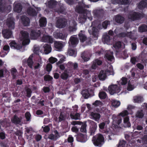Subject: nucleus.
Returning <instances> with one entry per match:
<instances>
[{
    "instance_id": "1",
    "label": "nucleus",
    "mask_w": 147,
    "mask_h": 147,
    "mask_svg": "<svg viewBox=\"0 0 147 147\" xmlns=\"http://www.w3.org/2000/svg\"><path fill=\"white\" fill-rule=\"evenodd\" d=\"M88 5H85L83 1L79 2L78 5L75 8L76 12L80 13V15L79 17V20L80 22L81 23L85 22L87 17L91 20L92 18L90 11L86 10L85 7L88 8Z\"/></svg>"
},
{
    "instance_id": "2",
    "label": "nucleus",
    "mask_w": 147,
    "mask_h": 147,
    "mask_svg": "<svg viewBox=\"0 0 147 147\" xmlns=\"http://www.w3.org/2000/svg\"><path fill=\"white\" fill-rule=\"evenodd\" d=\"M102 27L100 25H98L96 22H94L88 29V32L90 34L93 35L95 39H96L98 36L99 30L101 29Z\"/></svg>"
},
{
    "instance_id": "3",
    "label": "nucleus",
    "mask_w": 147,
    "mask_h": 147,
    "mask_svg": "<svg viewBox=\"0 0 147 147\" xmlns=\"http://www.w3.org/2000/svg\"><path fill=\"white\" fill-rule=\"evenodd\" d=\"M107 67L106 68V70H101L100 72L98 75V77L100 80H105L106 78L107 75L114 74L113 67L111 64H109Z\"/></svg>"
},
{
    "instance_id": "4",
    "label": "nucleus",
    "mask_w": 147,
    "mask_h": 147,
    "mask_svg": "<svg viewBox=\"0 0 147 147\" xmlns=\"http://www.w3.org/2000/svg\"><path fill=\"white\" fill-rule=\"evenodd\" d=\"M92 141L95 146L101 147L104 143L105 138L102 134H99L96 136Z\"/></svg>"
},
{
    "instance_id": "5",
    "label": "nucleus",
    "mask_w": 147,
    "mask_h": 147,
    "mask_svg": "<svg viewBox=\"0 0 147 147\" xmlns=\"http://www.w3.org/2000/svg\"><path fill=\"white\" fill-rule=\"evenodd\" d=\"M20 39L22 42L23 45H28L30 42L28 33L25 31L21 32L20 36Z\"/></svg>"
},
{
    "instance_id": "6",
    "label": "nucleus",
    "mask_w": 147,
    "mask_h": 147,
    "mask_svg": "<svg viewBox=\"0 0 147 147\" xmlns=\"http://www.w3.org/2000/svg\"><path fill=\"white\" fill-rule=\"evenodd\" d=\"M121 90V88L116 84H111L108 88V91L111 95L118 93L120 92Z\"/></svg>"
},
{
    "instance_id": "7",
    "label": "nucleus",
    "mask_w": 147,
    "mask_h": 147,
    "mask_svg": "<svg viewBox=\"0 0 147 147\" xmlns=\"http://www.w3.org/2000/svg\"><path fill=\"white\" fill-rule=\"evenodd\" d=\"M122 30L121 29H119L117 28L115 30V34H116L119 37H129L131 38H133L132 36L134 35V33H132L131 32H122L120 33V32H121Z\"/></svg>"
},
{
    "instance_id": "8",
    "label": "nucleus",
    "mask_w": 147,
    "mask_h": 147,
    "mask_svg": "<svg viewBox=\"0 0 147 147\" xmlns=\"http://www.w3.org/2000/svg\"><path fill=\"white\" fill-rule=\"evenodd\" d=\"M112 3L114 4H118L119 7H122V5H125L129 3L130 0H111Z\"/></svg>"
},
{
    "instance_id": "9",
    "label": "nucleus",
    "mask_w": 147,
    "mask_h": 147,
    "mask_svg": "<svg viewBox=\"0 0 147 147\" xmlns=\"http://www.w3.org/2000/svg\"><path fill=\"white\" fill-rule=\"evenodd\" d=\"M93 93V90L91 88H86L83 90L82 92L83 96L86 98H88Z\"/></svg>"
},
{
    "instance_id": "10",
    "label": "nucleus",
    "mask_w": 147,
    "mask_h": 147,
    "mask_svg": "<svg viewBox=\"0 0 147 147\" xmlns=\"http://www.w3.org/2000/svg\"><path fill=\"white\" fill-rule=\"evenodd\" d=\"M112 119L113 120L112 127L115 128L118 127L119 124L122 122V119H119L117 120V118L116 115L114 114L112 116Z\"/></svg>"
},
{
    "instance_id": "11",
    "label": "nucleus",
    "mask_w": 147,
    "mask_h": 147,
    "mask_svg": "<svg viewBox=\"0 0 147 147\" xmlns=\"http://www.w3.org/2000/svg\"><path fill=\"white\" fill-rule=\"evenodd\" d=\"M142 15L141 14H139L135 12L132 11L129 13L128 17L129 19L132 20H134L141 17H142Z\"/></svg>"
},
{
    "instance_id": "12",
    "label": "nucleus",
    "mask_w": 147,
    "mask_h": 147,
    "mask_svg": "<svg viewBox=\"0 0 147 147\" xmlns=\"http://www.w3.org/2000/svg\"><path fill=\"white\" fill-rule=\"evenodd\" d=\"M78 40L75 36H72L71 37L68 42L69 47H74L78 44Z\"/></svg>"
},
{
    "instance_id": "13",
    "label": "nucleus",
    "mask_w": 147,
    "mask_h": 147,
    "mask_svg": "<svg viewBox=\"0 0 147 147\" xmlns=\"http://www.w3.org/2000/svg\"><path fill=\"white\" fill-rule=\"evenodd\" d=\"M66 24V20L64 18H59L57 20L56 26L58 28H62L64 27Z\"/></svg>"
},
{
    "instance_id": "14",
    "label": "nucleus",
    "mask_w": 147,
    "mask_h": 147,
    "mask_svg": "<svg viewBox=\"0 0 147 147\" xmlns=\"http://www.w3.org/2000/svg\"><path fill=\"white\" fill-rule=\"evenodd\" d=\"M6 24L9 29H12L14 28V23L13 19L11 16L7 19L6 21Z\"/></svg>"
},
{
    "instance_id": "15",
    "label": "nucleus",
    "mask_w": 147,
    "mask_h": 147,
    "mask_svg": "<svg viewBox=\"0 0 147 147\" xmlns=\"http://www.w3.org/2000/svg\"><path fill=\"white\" fill-rule=\"evenodd\" d=\"M72 47H69L67 54L69 56L75 57L77 55V51L76 49Z\"/></svg>"
},
{
    "instance_id": "16",
    "label": "nucleus",
    "mask_w": 147,
    "mask_h": 147,
    "mask_svg": "<svg viewBox=\"0 0 147 147\" xmlns=\"http://www.w3.org/2000/svg\"><path fill=\"white\" fill-rule=\"evenodd\" d=\"M112 40L110 36L107 34H106L103 36L102 41L104 44H111L112 43Z\"/></svg>"
},
{
    "instance_id": "17",
    "label": "nucleus",
    "mask_w": 147,
    "mask_h": 147,
    "mask_svg": "<svg viewBox=\"0 0 147 147\" xmlns=\"http://www.w3.org/2000/svg\"><path fill=\"white\" fill-rule=\"evenodd\" d=\"M41 40L42 42L52 43L53 39L52 37L47 34H43Z\"/></svg>"
},
{
    "instance_id": "18",
    "label": "nucleus",
    "mask_w": 147,
    "mask_h": 147,
    "mask_svg": "<svg viewBox=\"0 0 147 147\" xmlns=\"http://www.w3.org/2000/svg\"><path fill=\"white\" fill-rule=\"evenodd\" d=\"M76 139L78 141L82 142H86L87 140L86 136L82 134H78L76 136Z\"/></svg>"
},
{
    "instance_id": "19",
    "label": "nucleus",
    "mask_w": 147,
    "mask_h": 147,
    "mask_svg": "<svg viewBox=\"0 0 147 147\" xmlns=\"http://www.w3.org/2000/svg\"><path fill=\"white\" fill-rule=\"evenodd\" d=\"M89 122L90 124L91 134L93 135L96 129L97 126V124L94 121H89Z\"/></svg>"
},
{
    "instance_id": "20",
    "label": "nucleus",
    "mask_w": 147,
    "mask_h": 147,
    "mask_svg": "<svg viewBox=\"0 0 147 147\" xmlns=\"http://www.w3.org/2000/svg\"><path fill=\"white\" fill-rule=\"evenodd\" d=\"M55 48L58 51H61L62 48L65 46V44L62 42H56L54 43Z\"/></svg>"
},
{
    "instance_id": "21",
    "label": "nucleus",
    "mask_w": 147,
    "mask_h": 147,
    "mask_svg": "<svg viewBox=\"0 0 147 147\" xmlns=\"http://www.w3.org/2000/svg\"><path fill=\"white\" fill-rule=\"evenodd\" d=\"M41 34L40 31H33L31 32V38L33 39H36L38 38L40 36H41Z\"/></svg>"
},
{
    "instance_id": "22",
    "label": "nucleus",
    "mask_w": 147,
    "mask_h": 147,
    "mask_svg": "<svg viewBox=\"0 0 147 147\" xmlns=\"http://www.w3.org/2000/svg\"><path fill=\"white\" fill-rule=\"evenodd\" d=\"M9 45L12 49L19 50L22 48L21 45L18 44L14 41H11Z\"/></svg>"
},
{
    "instance_id": "23",
    "label": "nucleus",
    "mask_w": 147,
    "mask_h": 147,
    "mask_svg": "<svg viewBox=\"0 0 147 147\" xmlns=\"http://www.w3.org/2000/svg\"><path fill=\"white\" fill-rule=\"evenodd\" d=\"M42 50L45 54H48L51 52L52 48L50 45L46 44L43 46Z\"/></svg>"
},
{
    "instance_id": "24",
    "label": "nucleus",
    "mask_w": 147,
    "mask_h": 147,
    "mask_svg": "<svg viewBox=\"0 0 147 147\" xmlns=\"http://www.w3.org/2000/svg\"><path fill=\"white\" fill-rule=\"evenodd\" d=\"M102 63V61L98 59H96L92 62L91 67L93 69H95L98 65H101Z\"/></svg>"
},
{
    "instance_id": "25",
    "label": "nucleus",
    "mask_w": 147,
    "mask_h": 147,
    "mask_svg": "<svg viewBox=\"0 0 147 147\" xmlns=\"http://www.w3.org/2000/svg\"><path fill=\"white\" fill-rule=\"evenodd\" d=\"M2 34L5 38H9L11 37L12 33L10 30L6 29L3 31Z\"/></svg>"
},
{
    "instance_id": "26",
    "label": "nucleus",
    "mask_w": 147,
    "mask_h": 147,
    "mask_svg": "<svg viewBox=\"0 0 147 147\" xmlns=\"http://www.w3.org/2000/svg\"><path fill=\"white\" fill-rule=\"evenodd\" d=\"M91 56V55L90 53L87 52H85L82 54L81 57L84 61H86L89 60Z\"/></svg>"
},
{
    "instance_id": "27",
    "label": "nucleus",
    "mask_w": 147,
    "mask_h": 147,
    "mask_svg": "<svg viewBox=\"0 0 147 147\" xmlns=\"http://www.w3.org/2000/svg\"><path fill=\"white\" fill-rule=\"evenodd\" d=\"M90 118L96 121H98L100 117V114L93 112H92L90 114Z\"/></svg>"
},
{
    "instance_id": "28",
    "label": "nucleus",
    "mask_w": 147,
    "mask_h": 147,
    "mask_svg": "<svg viewBox=\"0 0 147 147\" xmlns=\"http://www.w3.org/2000/svg\"><path fill=\"white\" fill-rule=\"evenodd\" d=\"M54 37L57 38H59L62 39H65L67 37V35L65 33L63 34L61 33H54Z\"/></svg>"
},
{
    "instance_id": "29",
    "label": "nucleus",
    "mask_w": 147,
    "mask_h": 147,
    "mask_svg": "<svg viewBox=\"0 0 147 147\" xmlns=\"http://www.w3.org/2000/svg\"><path fill=\"white\" fill-rule=\"evenodd\" d=\"M69 24L70 26L69 30L70 31H74L76 30L77 24L75 21L74 20L70 21Z\"/></svg>"
},
{
    "instance_id": "30",
    "label": "nucleus",
    "mask_w": 147,
    "mask_h": 147,
    "mask_svg": "<svg viewBox=\"0 0 147 147\" xmlns=\"http://www.w3.org/2000/svg\"><path fill=\"white\" fill-rule=\"evenodd\" d=\"M113 53L110 51H108L106 53L105 55V58L108 60L111 61H113L114 58L113 56Z\"/></svg>"
},
{
    "instance_id": "31",
    "label": "nucleus",
    "mask_w": 147,
    "mask_h": 147,
    "mask_svg": "<svg viewBox=\"0 0 147 147\" xmlns=\"http://www.w3.org/2000/svg\"><path fill=\"white\" fill-rule=\"evenodd\" d=\"M14 11L18 13L20 12L22 9V7L20 4L16 2L14 3Z\"/></svg>"
},
{
    "instance_id": "32",
    "label": "nucleus",
    "mask_w": 147,
    "mask_h": 147,
    "mask_svg": "<svg viewBox=\"0 0 147 147\" xmlns=\"http://www.w3.org/2000/svg\"><path fill=\"white\" fill-rule=\"evenodd\" d=\"M147 4V1L143 0L140 1L138 4L137 7L139 9L142 10L146 7Z\"/></svg>"
},
{
    "instance_id": "33",
    "label": "nucleus",
    "mask_w": 147,
    "mask_h": 147,
    "mask_svg": "<svg viewBox=\"0 0 147 147\" xmlns=\"http://www.w3.org/2000/svg\"><path fill=\"white\" fill-rule=\"evenodd\" d=\"M54 133L55 134L54 135L53 134H51L49 136L48 138L49 139L55 140L59 137L58 133L57 131H54Z\"/></svg>"
},
{
    "instance_id": "34",
    "label": "nucleus",
    "mask_w": 147,
    "mask_h": 147,
    "mask_svg": "<svg viewBox=\"0 0 147 147\" xmlns=\"http://www.w3.org/2000/svg\"><path fill=\"white\" fill-rule=\"evenodd\" d=\"M111 102V106L115 108L118 107L121 104V102L115 99L112 100Z\"/></svg>"
},
{
    "instance_id": "35",
    "label": "nucleus",
    "mask_w": 147,
    "mask_h": 147,
    "mask_svg": "<svg viewBox=\"0 0 147 147\" xmlns=\"http://www.w3.org/2000/svg\"><path fill=\"white\" fill-rule=\"evenodd\" d=\"M114 19L117 22L120 24H122L124 21V18L119 15L115 16Z\"/></svg>"
},
{
    "instance_id": "36",
    "label": "nucleus",
    "mask_w": 147,
    "mask_h": 147,
    "mask_svg": "<svg viewBox=\"0 0 147 147\" xmlns=\"http://www.w3.org/2000/svg\"><path fill=\"white\" fill-rule=\"evenodd\" d=\"M33 54L31 55L27 60V63L29 67L32 68L33 62L32 61V58L33 56Z\"/></svg>"
},
{
    "instance_id": "37",
    "label": "nucleus",
    "mask_w": 147,
    "mask_h": 147,
    "mask_svg": "<svg viewBox=\"0 0 147 147\" xmlns=\"http://www.w3.org/2000/svg\"><path fill=\"white\" fill-rule=\"evenodd\" d=\"M23 24L25 26H28L30 23L29 19L25 16L21 18Z\"/></svg>"
},
{
    "instance_id": "38",
    "label": "nucleus",
    "mask_w": 147,
    "mask_h": 147,
    "mask_svg": "<svg viewBox=\"0 0 147 147\" xmlns=\"http://www.w3.org/2000/svg\"><path fill=\"white\" fill-rule=\"evenodd\" d=\"M129 118L128 117H125L123 119V126L125 127H130L131 124L129 121Z\"/></svg>"
},
{
    "instance_id": "39",
    "label": "nucleus",
    "mask_w": 147,
    "mask_h": 147,
    "mask_svg": "<svg viewBox=\"0 0 147 147\" xmlns=\"http://www.w3.org/2000/svg\"><path fill=\"white\" fill-rule=\"evenodd\" d=\"M46 19L45 18H41L39 20L40 25V27H45L47 24Z\"/></svg>"
},
{
    "instance_id": "40",
    "label": "nucleus",
    "mask_w": 147,
    "mask_h": 147,
    "mask_svg": "<svg viewBox=\"0 0 147 147\" xmlns=\"http://www.w3.org/2000/svg\"><path fill=\"white\" fill-rule=\"evenodd\" d=\"M143 100V98L140 96H135L134 97L133 101L134 102L139 103Z\"/></svg>"
},
{
    "instance_id": "41",
    "label": "nucleus",
    "mask_w": 147,
    "mask_h": 147,
    "mask_svg": "<svg viewBox=\"0 0 147 147\" xmlns=\"http://www.w3.org/2000/svg\"><path fill=\"white\" fill-rule=\"evenodd\" d=\"M27 13L30 16H34L36 15L37 13L32 8H30L28 9L27 11Z\"/></svg>"
},
{
    "instance_id": "42",
    "label": "nucleus",
    "mask_w": 147,
    "mask_h": 147,
    "mask_svg": "<svg viewBox=\"0 0 147 147\" xmlns=\"http://www.w3.org/2000/svg\"><path fill=\"white\" fill-rule=\"evenodd\" d=\"M113 47L116 49L120 48H123L125 47L123 43L119 42H117L115 45H113Z\"/></svg>"
},
{
    "instance_id": "43",
    "label": "nucleus",
    "mask_w": 147,
    "mask_h": 147,
    "mask_svg": "<svg viewBox=\"0 0 147 147\" xmlns=\"http://www.w3.org/2000/svg\"><path fill=\"white\" fill-rule=\"evenodd\" d=\"M84 32V31H81L79 34L80 40L81 42H82L85 41L86 39V37L83 34Z\"/></svg>"
},
{
    "instance_id": "44",
    "label": "nucleus",
    "mask_w": 147,
    "mask_h": 147,
    "mask_svg": "<svg viewBox=\"0 0 147 147\" xmlns=\"http://www.w3.org/2000/svg\"><path fill=\"white\" fill-rule=\"evenodd\" d=\"M135 87L136 86L134 84L129 81L128 84L127 90L129 91H131L133 90Z\"/></svg>"
},
{
    "instance_id": "45",
    "label": "nucleus",
    "mask_w": 147,
    "mask_h": 147,
    "mask_svg": "<svg viewBox=\"0 0 147 147\" xmlns=\"http://www.w3.org/2000/svg\"><path fill=\"white\" fill-rule=\"evenodd\" d=\"M21 119L18 117L16 116H15L11 120L13 123L16 124H18L20 122Z\"/></svg>"
},
{
    "instance_id": "46",
    "label": "nucleus",
    "mask_w": 147,
    "mask_h": 147,
    "mask_svg": "<svg viewBox=\"0 0 147 147\" xmlns=\"http://www.w3.org/2000/svg\"><path fill=\"white\" fill-rule=\"evenodd\" d=\"M57 3L54 0L50 1L48 3L49 7L51 8H53L57 4Z\"/></svg>"
},
{
    "instance_id": "47",
    "label": "nucleus",
    "mask_w": 147,
    "mask_h": 147,
    "mask_svg": "<svg viewBox=\"0 0 147 147\" xmlns=\"http://www.w3.org/2000/svg\"><path fill=\"white\" fill-rule=\"evenodd\" d=\"M66 115L63 113H61L59 117V121L61 122L62 121L65 120L66 119Z\"/></svg>"
},
{
    "instance_id": "48",
    "label": "nucleus",
    "mask_w": 147,
    "mask_h": 147,
    "mask_svg": "<svg viewBox=\"0 0 147 147\" xmlns=\"http://www.w3.org/2000/svg\"><path fill=\"white\" fill-rule=\"evenodd\" d=\"M142 140H137V141L138 142L141 143L142 142L144 144H147V135H145L142 138Z\"/></svg>"
},
{
    "instance_id": "49",
    "label": "nucleus",
    "mask_w": 147,
    "mask_h": 147,
    "mask_svg": "<svg viewBox=\"0 0 147 147\" xmlns=\"http://www.w3.org/2000/svg\"><path fill=\"white\" fill-rule=\"evenodd\" d=\"M67 65L68 67H73L74 69H76L78 67V64L77 63L74 64L71 62H69Z\"/></svg>"
},
{
    "instance_id": "50",
    "label": "nucleus",
    "mask_w": 147,
    "mask_h": 147,
    "mask_svg": "<svg viewBox=\"0 0 147 147\" xmlns=\"http://www.w3.org/2000/svg\"><path fill=\"white\" fill-rule=\"evenodd\" d=\"M147 30V26L145 25H142L139 27V32H145Z\"/></svg>"
},
{
    "instance_id": "51",
    "label": "nucleus",
    "mask_w": 147,
    "mask_h": 147,
    "mask_svg": "<svg viewBox=\"0 0 147 147\" xmlns=\"http://www.w3.org/2000/svg\"><path fill=\"white\" fill-rule=\"evenodd\" d=\"M69 76L67 74V72L65 71H64L63 73L61 75V78L63 80L66 79Z\"/></svg>"
},
{
    "instance_id": "52",
    "label": "nucleus",
    "mask_w": 147,
    "mask_h": 147,
    "mask_svg": "<svg viewBox=\"0 0 147 147\" xmlns=\"http://www.w3.org/2000/svg\"><path fill=\"white\" fill-rule=\"evenodd\" d=\"M144 114L142 110L138 111L136 115V117L139 118H142Z\"/></svg>"
},
{
    "instance_id": "53",
    "label": "nucleus",
    "mask_w": 147,
    "mask_h": 147,
    "mask_svg": "<svg viewBox=\"0 0 147 147\" xmlns=\"http://www.w3.org/2000/svg\"><path fill=\"white\" fill-rule=\"evenodd\" d=\"M99 96L100 98L104 99L106 98L107 96V95L106 93L102 92L99 93Z\"/></svg>"
},
{
    "instance_id": "54",
    "label": "nucleus",
    "mask_w": 147,
    "mask_h": 147,
    "mask_svg": "<svg viewBox=\"0 0 147 147\" xmlns=\"http://www.w3.org/2000/svg\"><path fill=\"white\" fill-rule=\"evenodd\" d=\"M70 116L72 119L76 120L79 119L80 118V115L78 113H76L75 115H73L72 114H71Z\"/></svg>"
},
{
    "instance_id": "55",
    "label": "nucleus",
    "mask_w": 147,
    "mask_h": 147,
    "mask_svg": "<svg viewBox=\"0 0 147 147\" xmlns=\"http://www.w3.org/2000/svg\"><path fill=\"white\" fill-rule=\"evenodd\" d=\"M131 61L133 64H135L136 62H139L140 60L139 57H134L131 58Z\"/></svg>"
},
{
    "instance_id": "56",
    "label": "nucleus",
    "mask_w": 147,
    "mask_h": 147,
    "mask_svg": "<svg viewBox=\"0 0 147 147\" xmlns=\"http://www.w3.org/2000/svg\"><path fill=\"white\" fill-rule=\"evenodd\" d=\"M128 114L127 111L125 110L119 113L118 116H121L122 117H124L128 115Z\"/></svg>"
},
{
    "instance_id": "57",
    "label": "nucleus",
    "mask_w": 147,
    "mask_h": 147,
    "mask_svg": "<svg viewBox=\"0 0 147 147\" xmlns=\"http://www.w3.org/2000/svg\"><path fill=\"white\" fill-rule=\"evenodd\" d=\"M127 82V80L126 78L123 77L121 80L119 81V83L122 85L125 84Z\"/></svg>"
},
{
    "instance_id": "58",
    "label": "nucleus",
    "mask_w": 147,
    "mask_h": 147,
    "mask_svg": "<svg viewBox=\"0 0 147 147\" xmlns=\"http://www.w3.org/2000/svg\"><path fill=\"white\" fill-rule=\"evenodd\" d=\"M93 105L96 106L101 107L102 105V102L99 100H96L93 103Z\"/></svg>"
},
{
    "instance_id": "59",
    "label": "nucleus",
    "mask_w": 147,
    "mask_h": 147,
    "mask_svg": "<svg viewBox=\"0 0 147 147\" xmlns=\"http://www.w3.org/2000/svg\"><path fill=\"white\" fill-rule=\"evenodd\" d=\"M57 58L53 57H51L49 59V61L52 63H53L57 61Z\"/></svg>"
},
{
    "instance_id": "60",
    "label": "nucleus",
    "mask_w": 147,
    "mask_h": 147,
    "mask_svg": "<svg viewBox=\"0 0 147 147\" xmlns=\"http://www.w3.org/2000/svg\"><path fill=\"white\" fill-rule=\"evenodd\" d=\"M109 24V22L107 21H105L102 23V26L104 29L107 28V25Z\"/></svg>"
},
{
    "instance_id": "61",
    "label": "nucleus",
    "mask_w": 147,
    "mask_h": 147,
    "mask_svg": "<svg viewBox=\"0 0 147 147\" xmlns=\"http://www.w3.org/2000/svg\"><path fill=\"white\" fill-rule=\"evenodd\" d=\"M3 51L8 53L10 50V48L8 45H5L3 47Z\"/></svg>"
},
{
    "instance_id": "62",
    "label": "nucleus",
    "mask_w": 147,
    "mask_h": 147,
    "mask_svg": "<svg viewBox=\"0 0 147 147\" xmlns=\"http://www.w3.org/2000/svg\"><path fill=\"white\" fill-rule=\"evenodd\" d=\"M52 68V66L51 64L50 63H48L47 66V70L48 71H51Z\"/></svg>"
},
{
    "instance_id": "63",
    "label": "nucleus",
    "mask_w": 147,
    "mask_h": 147,
    "mask_svg": "<svg viewBox=\"0 0 147 147\" xmlns=\"http://www.w3.org/2000/svg\"><path fill=\"white\" fill-rule=\"evenodd\" d=\"M86 125L85 124L82 125L80 128L81 131L83 132H85L86 131Z\"/></svg>"
},
{
    "instance_id": "64",
    "label": "nucleus",
    "mask_w": 147,
    "mask_h": 147,
    "mask_svg": "<svg viewBox=\"0 0 147 147\" xmlns=\"http://www.w3.org/2000/svg\"><path fill=\"white\" fill-rule=\"evenodd\" d=\"M125 142L123 141H121L120 142L118 147H124Z\"/></svg>"
}]
</instances>
